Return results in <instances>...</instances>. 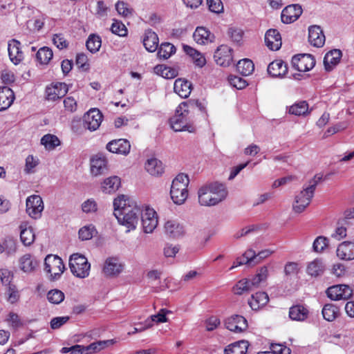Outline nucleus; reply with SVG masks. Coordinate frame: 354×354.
<instances>
[{
    "mask_svg": "<svg viewBox=\"0 0 354 354\" xmlns=\"http://www.w3.org/2000/svg\"><path fill=\"white\" fill-rule=\"evenodd\" d=\"M205 113V105L198 100L183 102L176 108L175 115L169 120L171 128L175 131L194 133L196 131L194 124L195 115Z\"/></svg>",
    "mask_w": 354,
    "mask_h": 354,
    "instance_id": "obj_1",
    "label": "nucleus"
},
{
    "mask_svg": "<svg viewBox=\"0 0 354 354\" xmlns=\"http://www.w3.org/2000/svg\"><path fill=\"white\" fill-rule=\"evenodd\" d=\"M113 206V214L118 223L127 227V232L135 230L142 212L136 202L125 195H120L114 200Z\"/></svg>",
    "mask_w": 354,
    "mask_h": 354,
    "instance_id": "obj_2",
    "label": "nucleus"
},
{
    "mask_svg": "<svg viewBox=\"0 0 354 354\" xmlns=\"http://www.w3.org/2000/svg\"><path fill=\"white\" fill-rule=\"evenodd\" d=\"M227 195V191L223 184L208 183L198 189V203L203 206H214L223 201Z\"/></svg>",
    "mask_w": 354,
    "mask_h": 354,
    "instance_id": "obj_3",
    "label": "nucleus"
},
{
    "mask_svg": "<svg viewBox=\"0 0 354 354\" xmlns=\"http://www.w3.org/2000/svg\"><path fill=\"white\" fill-rule=\"evenodd\" d=\"M322 179V176L315 175L309 180V184L304 187L303 190L295 196L292 204V209L295 213H301L309 205L314 196L316 187Z\"/></svg>",
    "mask_w": 354,
    "mask_h": 354,
    "instance_id": "obj_4",
    "label": "nucleus"
},
{
    "mask_svg": "<svg viewBox=\"0 0 354 354\" xmlns=\"http://www.w3.org/2000/svg\"><path fill=\"white\" fill-rule=\"evenodd\" d=\"M189 183L188 176L183 173L178 174L173 180L170 195L175 204L182 205L185 202L188 197L187 187Z\"/></svg>",
    "mask_w": 354,
    "mask_h": 354,
    "instance_id": "obj_5",
    "label": "nucleus"
},
{
    "mask_svg": "<svg viewBox=\"0 0 354 354\" xmlns=\"http://www.w3.org/2000/svg\"><path fill=\"white\" fill-rule=\"evenodd\" d=\"M69 268L75 277L83 279L88 276L91 265L84 255L76 253L70 257Z\"/></svg>",
    "mask_w": 354,
    "mask_h": 354,
    "instance_id": "obj_6",
    "label": "nucleus"
},
{
    "mask_svg": "<svg viewBox=\"0 0 354 354\" xmlns=\"http://www.w3.org/2000/svg\"><path fill=\"white\" fill-rule=\"evenodd\" d=\"M44 266L45 271L50 274V278L53 280L59 279L65 270L62 259L57 255H47Z\"/></svg>",
    "mask_w": 354,
    "mask_h": 354,
    "instance_id": "obj_7",
    "label": "nucleus"
},
{
    "mask_svg": "<svg viewBox=\"0 0 354 354\" xmlns=\"http://www.w3.org/2000/svg\"><path fill=\"white\" fill-rule=\"evenodd\" d=\"M113 344V340L111 339L95 342L86 346L76 344L72 346L70 354H93Z\"/></svg>",
    "mask_w": 354,
    "mask_h": 354,
    "instance_id": "obj_8",
    "label": "nucleus"
},
{
    "mask_svg": "<svg viewBox=\"0 0 354 354\" xmlns=\"http://www.w3.org/2000/svg\"><path fill=\"white\" fill-rule=\"evenodd\" d=\"M292 66L299 71L306 72L311 70L315 65L314 57L310 54H299L292 58Z\"/></svg>",
    "mask_w": 354,
    "mask_h": 354,
    "instance_id": "obj_9",
    "label": "nucleus"
},
{
    "mask_svg": "<svg viewBox=\"0 0 354 354\" xmlns=\"http://www.w3.org/2000/svg\"><path fill=\"white\" fill-rule=\"evenodd\" d=\"M44 210V203L41 196L32 195L26 199V212L32 218L41 217Z\"/></svg>",
    "mask_w": 354,
    "mask_h": 354,
    "instance_id": "obj_10",
    "label": "nucleus"
},
{
    "mask_svg": "<svg viewBox=\"0 0 354 354\" xmlns=\"http://www.w3.org/2000/svg\"><path fill=\"white\" fill-rule=\"evenodd\" d=\"M124 263L118 257H109L103 266V273L107 277L118 276L123 270Z\"/></svg>",
    "mask_w": 354,
    "mask_h": 354,
    "instance_id": "obj_11",
    "label": "nucleus"
},
{
    "mask_svg": "<svg viewBox=\"0 0 354 354\" xmlns=\"http://www.w3.org/2000/svg\"><path fill=\"white\" fill-rule=\"evenodd\" d=\"M326 294L332 300H346L352 296L353 290L348 286L340 284L328 288Z\"/></svg>",
    "mask_w": 354,
    "mask_h": 354,
    "instance_id": "obj_12",
    "label": "nucleus"
},
{
    "mask_svg": "<svg viewBox=\"0 0 354 354\" xmlns=\"http://www.w3.org/2000/svg\"><path fill=\"white\" fill-rule=\"evenodd\" d=\"M140 216L143 231L145 233H151L158 225L156 212L153 209L146 208L144 212H141Z\"/></svg>",
    "mask_w": 354,
    "mask_h": 354,
    "instance_id": "obj_13",
    "label": "nucleus"
},
{
    "mask_svg": "<svg viewBox=\"0 0 354 354\" xmlns=\"http://www.w3.org/2000/svg\"><path fill=\"white\" fill-rule=\"evenodd\" d=\"M214 58L218 65L228 66L233 59L232 49L226 45H221L216 50Z\"/></svg>",
    "mask_w": 354,
    "mask_h": 354,
    "instance_id": "obj_14",
    "label": "nucleus"
},
{
    "mask_svg": "<svg viewBox=\"0 0 354 354\" xmlns=\"http://www.w3.org/2000/svg\"><path fill=\"white\" fill-rule=\"evenodd\" d=\"M102 120V115L98 109L89 110L84 116V127L90 131H95L99 128Z\"/></svg>",
    "mask_w": 354,
    "mask_h": 354,
    "instance_id": "obj_15",
    "label": "nucleus"
},
{
    "mask_svg": "<svg viewBox=\"0 0 354 354\" xmlns=\"http://www.w3.org/2000/svg\"><path fill=\"white\" fill-rule=\"evenodd\" d=\"M301 13L302 8L299 5H289L281 12V21L283 24H291L295 21L301 16Z\"/></svg>",
    "mask_w": 354,
    "mask_h": 354,
    "instance_id": "obj_16",
    "label": "nucleus"
},
{
    "mask_svg": "<svg viewBox=\"0 0 354 354\" xmlns=\"http://www.w3.org/2000/svg\"><path fill=\"white\" fill-rule=\"evenodd\" d=\"M226 328L233 332L240 333L248 328V322L246 319L241 316L235 315L225 320Z\"/></svg>",
    "mask_w": 354,
    "mask_h": 354,
    "instance_id": "obj_17",
    "label": "nucleus"
},
{
    "mask_svg": "<svg viewBox=\"0 0 354 354\" xmlns=\"http://www.w3.org/2000/svg\"><path fill=\"white\" fill-rule=\"evenodd\" d=\"M106 149L110 152L127 156L131 149V145L127 139H118L109 142Z\"/></svg>",
    "mask_w": 354,
    "mask_h": 354,
    "instance_id": "obj_18",
    "label": "nucleus"
},
{
    "mask_svg": "<svg viewBox=\"0 0 354 354\" xmlns=\"http://www.w3.org/2000/svg\"><path fill=\"white\" fill-rule=\"evenodd\" d=\"M308 41L315 47H322L325 43V35L321 27L310 26L308 28Z\"/></svg>",
    "mask_w": 354,
    "mask_h": 354,
    "instance_id": "obj_19",
    "label": "nucleus"
},
{
    "mask_svg": "<svg viewBox=\"0 0 354 354\" xmlns=\"http://www.w3.org/2000/svg\"><path fill=\"white\" fill-rule=\"evenodd\" d=\"M67 92V85L65 83L58 82L46 88V99L55 101L64 97Z\"/></svg>",
    "mask_w": 354,
    "mask_h": 354,
    "instance_id": "obj_20",
    "label": "nucleus"
},
{
    "mask_svg": "<svg viewBox=\"0 0 354 354\" xmlns=\"http://www.w3.org/2000/svg\"><path fill=\"white\" fill-rule=\"evenodd\" d=\"M164 228L165 234L173 239L181 237L185 233L184 226L176 220L167 221Z\"/></svg>",
    "mask_w": 354,
    "mask_h": 354,
    "instance_id": "obj_21",
    "label": "nucleus"
},
{
    "mask_svg": "<svg viewBox=\"0 0 354 354\" xmlns=\"http://www.w3.org/2000/svg\"><path fill=\"white\" fill-rule=\"evenodd\" d=\"M265 43L272 50H277L281 46V37L277 29H269L265 35Z\"/></svg>",
    "mask_w": 354,
    "mask_h": 354,
    "instance_id": "obj_22",
    "label": "nucleus"
},
{
    "mask_svg": "<svg viewBox=\"0 0 354 354\" xmlns=\"http://www.w3.org/2000/svg\"><path fill=\"white\" fill-rule=\"evenodd\" d=\"M20 42L16 39H12L8 43V50L10 61L15 65L20 63L24 59L23 52L20 49Z\"/></svg>",
    "mask_w": 354,
    "mask_h": 354,
    "instance_id": "obj_23",
    "label": "nucleus"
},
{
    "mask_svg": "<svg viewBox=\"0 0 354 354\" xmlns=\"http://www.w3.org/2000/svg\"><path fill=\"white\" fill-rule=\"evenodd\" d=\"M342 53L339 49H333L328 52L324 58L326 71H330L339 62Z\"/></svg>",
    "mask_w": 354,
    "mask_h": 354,
    "instance_id": "obj_24",
    "label": "nucleus"
},
{
    "mask_svg": "<svg viewBox=\"0 0 354 354\" xmlns=\"http://www.w3.org/2000/svg\"><path fill=\"white\" fill-rule=\"evenodd\" d=\"M15 100V94L8 86L0 87V111L8 109Z\"/></svg>",
    "mask_w": 354,
    "mask_h": 354,
    "instance_id": "obj_25",
    "label": "nucleus"
},
{
    "mask_svg": "<svg viewBox=\"0 0 354 354\" xmlns=\"http://www.w3.org/2000/svg\"><path fill=\"white\" fill-rule=\"evenodd\" d=\"M267 71L268 74L272 77H282L287 73L288 66L283 60L277 59L268 65Z\"/></svg>",
    "mask_w": 354,
    "mask_h": 354,
    "instance_id": "obj_26",
    "label": "nucleus"
},
{
    "mask_svg": "<svg viewBox=\"0 0 354 354\" xmlns=\"http://www.w3.org/2000/svg\"><path fill=\"white\" fill-rule=\"evenodd\" d=\"M337 255L343 260L354 259V243L344 241L339 245Z\"/></svg>",
    "mask_w": 354,
    "mask_h": 354,
    "instance_id": "obj_27",
    "label": "nucleus"
},
{
    "mask_svg": "<svg viewBox=\"0 0 354 354\" xmlns=\"http://www.w3.org/2000/svg\"><path fill=\"white\" fill-rule=\"evenodd\" d=\"M269 301V297L265 292H258L252 295L248 304L253 310H257L264 306Z\"/></svg>",
    "mask_w": 354,
    "mask_h": 354,
    "instance_id": "obj_28",
    "label": "nucleus"
},
{
    "mask_svg": "<svg viewBox=\"0 0 354 354\" xmlns=\"http://www.w3.org/2000/svg\"><path fill=\"white\" fill-rule=\"evenodd\" d=\"M158 37L157 34L151 30H147L145 32L143 39V45L149 52H154L157 50L158 46Z\"/></svg>",
    "mask_w": 354,
    "mask_h": 354,
    "instance_id": "obj_29",
    "label": "nucleus"
},
{
    "mask_svg": "<svg viewBox=\"0 0 354 354\" xmlns=\"http://www.w3.org/2000/svg\"><path fill=\"white\" fill-rule=\"evenodd\" d=\"M121 181L118 176L109 177L102 183L101 189L106 194H111L116 192L120 187Z\"/></svg>",
    "mask_w": 354,
    "mask_h": 354,
    "instance_id": "obj_30",
    "label": "nucleus"
},
{
    "mask_svg": "<svg viewBox=\"0 0 354 354\" xmlns=\"http://www.w3.org/2000/svg\"><path fill=\"white\" fill-rule=\"evenodd\" d=\"M192 83L183 79H177L174 82V91L181 97L186 98L191 93Z\"/></svg>",
    "mask_w": 354,
    "mask_h": 354,
    "instance_id": "obj_31",
    "label": "nucleus"
},
{
    "mask_svg": "<svg viewBox=\"0 0 354 354\" xmlns=\"http://www.w3.org/2000/svg\"><path fill=\"white\" fill-rule=\"evenodd\" d=\"M37 266L38 261L29 254H26L19 259V267L24 272H33Z\"/></svg>",
    "mask_w": 354,
    "mask_h": 354,
    "instance_id": "obj_32",
    "label": "nucleus"
},
{
    "mask_svg": "<svg viewBox=\"0 0 354 354\" xmlns=\"http://www.w3.org/2000/svg\"><path fill=\"white\" fill-rule=\"evenodd\" d=\"M17 251V240L12 236H6L0 241V254L5 252L8 256L14 254Z\"/></svg>",
    "mask_w": 354,
    "mask_h": 354,
    "instance_id": "obj_33",
    "label": "nucleus"
},
{
    "mask_svg": "<svg viewBox=\"0 0 354 354\" xmlns=\"http://www.w3.org/2000/svg\"><path fill=\"white\" fill-rule=\"evenodd\" d=\"M145 169L149 174L155 176L161 175L164 171L162 162L157 158L147 160L145 163Z\"/></svg>",
    "mask_w": 354,
    "mask_h": 354,
    "instance_id": "obj_34",
    "label": "nucleus"
},
{
    "mask_svg": "<svg viewBox=\"0 0 354 354\" xmlns=\"http://www.w3.org/2000/svg\"><path fill=\"white\" fill-rule=\"evenodd\" d=\"M106 163L104 158L97 156L93 158L91 165L92 174L96 176L104 174L107 170Z\"/></svg>",
    "mask_w": 354,
    "mask_h": 354,
    "instance_id": "obj_35",
    "label": "nucleus"
},
{
    "mask_svg": "<svg viewBox=\"0 0 354 354\" xmlns=\"http://www.w3.org/2000/svg\"><path fill=\"white\" fill-rule=\"evenodd\" d=\"M249 344L248 341L241 340L229 345L224 350L225 354H246Z\"/></svg>",
    "mask_w": 354,
    "mask_h": 354,
    "instance_id": "obj_36",
    "label": "nucleus"
},
{
    "mask_svg": "<svg viewBox=\"0 0 354 354\" xmlns=\"http://www.w3.org/2000/svg\"><path fill=\"white\" fill-rule=\"evenodd\" d=\"M193 37L198 44H204L209 41H212L214 35L205 28L197 27L194 32Z\"/></svg>",
    "mask_w": 354,
    "mask_h": 354,
    "instance_id": "obj_37",
    "label": "nucleus"
},
{
    "mask_svg": "<svg viewBox=\"0 0 354 354\" xmlns=\"http://www.w3.org/2000/svg\"><path fill=\"white\" fill-rule=\"evenodd\" d=\"M308 310L301 305L292 306L289 310V317L295 321H304L308 317Z\"/></svg>",
    "mask_w": 354,
    "mask_h": 354,
    "instance_id": "obj_38",
    "label": "nucleus"
},
{
    "mask_svg": "<svg viewBox=\"0 0 354 354\" xmlns=\"http://www.w3.org/2000/svg\"><path fill=\"white\" fill-rule=\"evenodd\" d=\"M236 69L242 75L247 76L254 71V65L252 60L243 59L238 62Z\"/></svg>",
    "mask_w": 354,
    "mask_h": 354,
    "instance_id": "obj_39",
    "label": "nucleus"
},
{
    "mask_svg": "<svg viewBox=\"0 0 354 354\" xmlns=\"http://www.w3.org/2000/svg\"><path fill=\"white\" fill-rule=\"evenodd\" d=\"M154 72L165 79H173L178 75V72L176 69L162 64L155 66Z\"/></svg>",
    "mask_w": 354,
    "mask_h": 354,
    "instance_id": "obj_40",
    "label": "nucleus"
},
{
    "mask_svg": "<svg viewBox=\"0 0 354 354\" xmlns=\"http://www.w3.org/2000/svg\"><path fill=\"white\" fill-rule=\"evenodd\" d=\"M53 57V50L47 46L40 48L36 54V59L41 64H48Z\"/></svg>",
    "mask_w": 354,
    "mask_h": 354,
    "instance_id": "obj_41",
    "label": "nucleus"
},
{
    "mask_svg": "<svg viewBox=\"0 0 354 354\" xmlns=\"http://www.w3.org/2000/svg\"><path fill=\"white\" fill-rule=\"evenodd\" d=\"M101 45V37L96 34L90 35L86 42L87 49L92 53H95L99 51Z\"/></svg>",
    "mask_w": 354,
    "mask_h": 354,
    "instance_id": "obj_42",
    "label": "nucleus"
},
{
    "mask_svg": "<svg viewBox=\"0 0 354 354\" xmlns=\"http://www.w3.org/2000/svg\"><path fill=\"white\" fill-rule=\"evenodd\" d=\"M323 317L328 322H333L339 315V308L332 304L324 305L322 309Z\"/></svg>",
    "mask_w": 354,
    "mask_h": 354,
    "instance_id": "obj_43",
    "label": "nucleus"
},
{
    "mask_svg": "<svg viewBox=\"0 0 354 354\" xmlns=\"http://www.w3.org/2000/svg\"><path fill=\"white\" fill-rule=\"evenodd\" d=\"M41 144L43 145L46 149L53 150L60 145V140L55 135L46 134L41 138Z\"/></svg>",
    "mask_w": 354,
    "mask_h": 354,
    "instance_id": "obj_44",
    "label": "nucleus"
},
{
    "mask_svg": "<svg viewBox=\"0 0 354 354\" xmlns=\"http://www.w3.org/2000/svg\"><path fill=\"white\" fill-rule=\"evenodd\" d=\"M20 239L21 242L25 245H31L35 240V233L33 229L31 227L23 228L22 225L20 226Z\"/></svg>",
    "mask_w": 354,
    "mask_h": 354,
    "instance_id": "obj_45",
    "label": "nucleus"
},
{
    "mask_svg": "<svg viewBox=\"0 0 354 354\" xmlns=\"http://www.w3.org/2000/svg\"><path fill=\"white\" fill-rule=\"evenodd\" d=\"M308 111V104L306 101L295 103L289 108V113L298 116L306 115Z\"/></svg>",
    "mask_w": 354,
    "mask_h": 354,
    "instance_id": "obj_46",
    "label": "nucleus"
},
{
    "mask_svg": "<svg viewBox=\"0 0 354 354\" xmlns=\"http://www.w3.org/2000/svg\"><path fill=\"white\" fill-rule=\"evenodd\" d=\"M176 52V47L170 43H162L158 51V56L165 59H168Z\"/></svg>",
    "mask_w": 354,
    "mask_h": 354,
    "instance_id": "obj_47",
    "label": "nucleus"
},
{
    "mask_svg": "<svg viewBox=\"0 0 354 354\" xmlns=\"http://www.w3.org/2000/svg\"><path fill=\"white\" fill-rule=\"evenodd\" d=\"M324 272V266L321 260L315 259L308 264L307 272L311 276L317 277Z\"/></svg>",
    "mask_w": 354,
    "mask_h": 354,
    "instance_id": "obj_48",
    "label": "nucleus"
},
{
    "mask_svg": "<svg viewBox=\"0 0 354 354\" xmlns=\"http://www.w3.org/2000/svg\"><path fill=\"white\" fill-rule=\"evenodd\" d=\"M47 299L51 304H59L64 301V294L58 289H53L48 292Z\"/></svg>",
    "mask_w": 354,
    "mask_h": 354,
    "instance_id": "obj_49",
    "label": "nucleus"
},
{
    "mask_svg": "<svg viewBox=\"0 0 354 354\" xmlns=\"http://www.w3.org/2000/svg\"><path fill=\"white\" fill-rule=\"evenodd\" d=\"M227 35L233 42L241 44L243 37V31L241 28L230 27L228 28Z\"/></svg>",
    "mask_w": 354,
    "mask_h": 354,
    "instance_id": "obj_50",
    "label": "nucleus"
},
{
    "mask_svg": "<svg viewBox=\"0 0 354 354\" xmlns=\"http://www.w3.org/2000/svg\"><path fill=\"white\" fill-rule=\"evenodd\" d=\"M248 283V279L240 280L233 288L234 294L241 295L245 292L252 290Z\"/></svg>",
    "mask_w": 354,
    "mask_h": 354,
    "instance_id": "obj_51",
    "label": "nucleus"
},
{
    "mask_svg": "<svg viewBox=\"0 0 354 354\" xmlns=\"http://www.w3.org/2000/svg\"><path fill=\"white\" fill-rule=\"evenodd\" d=\"M227 79L230 84L237 89H243L248 85L247 82L239 76L230 75Z\"/></svg>",
    "mask_w": 354,
    "mask_h": 354,
    "instance_id": "obj_52",
    "label": "nucleus"
},
{
    "mask_svg": "<svg viewBox=\"0 0 354 354\" xmlns=\"http://www.w3.org/2000/svg\"><path fill=\"white\" fill-rule=\"evenodd\" d=\"M328 244V239L325 236H319L313 242V250L316 252H322L327 247Z\"/></svg>",
    "mask_w": 354,
    "mask_h": 354,
    "instance_id": "obj_53",
    "label": "nucleus"
},
{
    "mask_svg": "<svg viewBox=\"0 0 354 354\" xmlns=\"http://www.w3.org/2000/svg\"><path fill=\"white\" fill-rule=\"evenodd\" d=\"M112 33L120 37H124L127 35V29L120 21H115L111 27Z\"/></svg>",
    "mask_w": 354,
    "mask_h": 354,
    "instance_id": "obj_54",
    "label": "nucleus"
},
{
    "mask_svg": "<svg viewBox=\"0 0 354 354\" xmlns=\"http://www.w3.org/2000/svg\"><path fill=\"white\" fill-rule=\"evenodd\" d=\"M95 232L94 227L92 225L84 226L79 230V237L82 241L91 239L93 236Z\"/></svg>",
    "mask_w": 354,
    "mask_h": 354,
    "instance_id": "obj_55",
    "label": "nucleus"
},
{
    "mask_svg": "<svg viewBox=\"0 0 354 354\" xmlns=\"http://www.w3.org/2000/svg\"><path fill=\"white\" fill-rule=\"evenodd\" d=\"M115 9L123 17L131 15L133 12V9L129 8L127 3L122 1H118L116 3Z\"/></svg>",
    "mask_w": 354,
    "mask_h": 354,
    "instance_id": "obj_56",
    "label": "nucleus"
},
{
    "mask_svg": "<svg viewBox=\"0 0 354 354\" xmlns=\"http://www.w3.org/2000/svg\"><path fill=\"white\" fill-rule=\"evenodd\" d=\"M75 62L82 71H86L89 69V64L88 63V58L86 54L83 53L77 54Z\"/></svg>",
    "mask_w": 354,
    "mask_h": 354,
    "instance_id": "obj_57",
    "label": "nucleus"
},
{
    "mask_svg": "<svg viewBox=\"0 0 354 354\" xmlns=\"http://www.w3.org/2000/svg\"><path fill=\"white\" fill-rule=\"evenodd\" d=\"M209 10L215 13H221L223 10V5L221 0H207Z\"/></svg>",
    "mask_w": 354,
    "mask_h": 354,
    "instance_id": "obj_58",
    "label": "nucleus"
},
{
    "mask_svg": "<svg viewBox=\"0 0 354 354\" xmlns=\"http://www.w3.org/2000/svg\"><path fill=\"white\" fill-rule=\"evenodd\" d=\"M39 164V160L34 158L32 155H29L26 158V165L24 171L28 173L33 172V169Z\"/></svg>",
    "mask_w": 354,
    "mask_h": 354,
    "instance_id": "obj_59",
    "label": "nucleus"
},
{
    "mask_svg": "<svg viewBox=\"0 0 354 354\" xmlns=\"http://www.w3.org/2000/svg\"><path fill=\"white\" fill-rule=\"evenodd\" d=\"M169 313V310L162 308L160 309L158 314L151 315L150 317L149 321H151V324H153V322H157V323H163L167 322V319L166 317L167 313Z\"/></svg>",
    "mask_w": 354,
    "mask_h": 354,
    "instance_id": "obj_60",
    "label": "nucleus"
},
{
    "mask_svg": "<svg viewBox=\"0 0 354 354\" xmlns=\"http://www.w3.org/2000/svg\"><path fill=\"white\" fill-rule=\"evenodd\" d=\"M53 42L60 50L67 48L68 44L62 34L54 35Z\"/></svg>",
    "mask_w": 354,
    "mask_h": 354,
    "instance_id": "obj_61",
    "label": "nucleus"
},
{
    "mask_svg": "<svg viewBox=\"0 0 354 354\" xmlns=\"http://www.w3.org/2000/svg\"><path fill=\"white\" fill-rule=\"evenodd\" d=\"M69 320L68 316L54 317L50 321L52 329H58Z\"/></svg>",
    "mask_w": 354,
    "mask_h": 354,
    "instance_id": "obj_62",
    "label": "nucleus"
},
{
    "mask_svg": "<svg viewBox=\"0 0 354 354\" xmlns=\"http://www.w3.org/2000/svg\"><path fill=\"white\" fill-rule=\"evenodd\" d=\"M82 208L86 213L93 212L97 210V204L94 200L88 199L83 203Z\"/></svg>",
    "mask_w": 354,
    "mask_h": 354,
    "instance_id": "obj_63",
    "label": "nucleus"
},
{
    "mask_svg": "<svg viewBox=\"0 0 354 354\" xmlns=\"http://www.w3.org/2000/svg\"><path fill=\"white\" fill-rule=\"evenodd\" d=\"M65 109L71 112L75 111L77 109V102L73 97H67L64 100Z\"/></svg>",
    "mask_w": 354,
    "mask_h": 354,
    "instance_id": "obj_64",
    "label": "nucleus"
}]
</instances>
